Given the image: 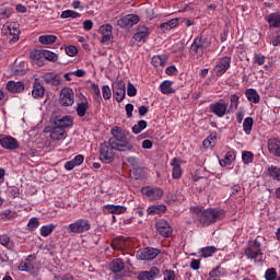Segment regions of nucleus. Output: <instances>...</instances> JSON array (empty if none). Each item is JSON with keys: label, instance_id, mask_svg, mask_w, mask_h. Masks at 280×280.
I'll use <instances>...</instances> for the list:
<instances>
[{"label": "nucleus", "instance_id": "f257e3e1", "mask_svg": "<svg viewBox=\"0 0 280 280\" xmlns=\"http://www.w3.org/2000/svg\"><path fill=\"white\" fill-rule=\"evenodd\" d=\"M190 215L194 222H199V226H209V224H213L219 220H223L225 212L221 209L215 208H191Z\"/></svg>", "mask_w": 280, "mask_h": 280}, {"label": "nucleus", "instance_id": "13d9d810", "mask_svg": "<svg viewBox=\"0 0 280 280\" xmlns=\"http://www.w3.org/2000/svg\"><path fill=\"white\" fill-rule=\"evenodd\" d=\"M164 280H176V272L172 269H166L163 272Z\"/></svg>", "mask_w": 280, "mask_h": 280}, {"label": "nucleus", "instance_id": "7c9ffc66", "mask_svg": "<svg viewBox=\"0 0 280 280\" xmlns=\"http://www.w3.org/2000/svg\"><path fill=\"white\" fill-rule=\"evenodd\" d=\"M245 97L252 104H259L260 96L259 93H257V90L255 89H247L245 91Z\"/></svg>", "mask_w": 280, "mask_h": 280}, {"label": "nucleus", "instance_id": "2f4dec72", "mask_svg": "<svg viewBox=\"0 0 280 280\" xmlns=\"http://www.w3.org/2000/svg\"><path fill=\"white\" fill-rule=\"evenodd\" d=\"M105 209L108 213H113L116 215H121V213H126L127 208L125 206H115V205H106Z\"/></svg>", "mask_w": 280, "mask_h": 280}, {"label": "nucleus", "instance_id": "f3484780", "mask_svg": "<svg viewBox=\"0 0 280 280\" xmlns=\"http://www.w3.org/2000/svg\"><path fill=\"white\" fill-rule=\"evenodd\" d=\"M150 36V28L145 25H139L137 32L133 35V40L137 43H145V38Z\"/></svg>", "mask_w": 280, "mask_h": 280}, {"label": "nucleus", "instance_id": "6e6552de", "mask_svg": "<svg viewBox=\"0 0 280 280\" xmlns=\"http://www.w3.org/2000/svg\"><path fill=\"white\" fill-rule=\"evenodd\" d=\"M229 69H231V57L225 56L217 60L215 66L213 68V73L218 78H221V75L229 71Z\"/></svg>", "mask_w": 280, "mask_h": 280}, {"label": "nucleus", "instance_id": "6e6d98bb", "mask_svg": "<svg viewBox=\"0 0 280 280\" xmlns=\"http://www.w3.org/2000/svg\"><path fill=\"white\" fill-rule=\"evenodd\" d=\"M166 209H167V208H166L165 206H163V205H161V206H155V207L149 208V209H148V213H150V214H155V213H159L160 211H162V213H163V212H165Z\"/></svg>", "mask_w": 280, "mask_h": 280}, {"label": "nucleus", "instance_id": "ea45409f", "mask_svg": "<svg viewBox=\"0 0 280 280\" xmlns=\"http://www.w3.org/2000/svg\"><path fill=\"white\" fill-rule=\"evenodd\" d=\"M237 106H240V96H237V94H232L230 96V107L228 113H234V110H237Z\"/></svg>", "mask_w": 280, "mask_h": 280}, {"label": "nucleus", "instance_id": "c85d7f7f", "mask_svg": "<svg viewBox=\"0 0 280 280\" xmlns=\"http://www.w3.org/2000/svg\"><path fill=\"white\" fill-rule=\"evenodd\" d=\"M167 55H155L152 57L151 63L153 67L159 68V67H165L167 65Z\"/></svg>", "mask_w": 280, "mask_h": 280}, {"label": "nucleus", "instance_id": "412c9836", "mask_svg": "<svg viewBox=\"0 0 280 280\" xmlns=\"http://www.w3.org/2000/svg\"><path fill=\"white\" fill-rule=\"evenodd\" d=\"M54 124L57 128H62V130H65V128H71V126H73V117L71 116L57 117Z\"/></svg>", "mask_w": 280, "mask_h": 280}, {"label": "nucleus", "instance_id": "ddd939ff", "mask_svg": "<svg viewBox=\"0 0 280 280\" xmlns=\"http://www.w3.org/2000/svg\"><path fill=\"white\" fill-rule=\"evenodd\" d=\"M209 108L210 113H213V115L220 118L224 117V115L229 113V105L222 102L212 103L210 104Z\"/></svg>", "mask_w": 280, "mask_h": 280}, {"label": "nucleus", "instance_id": "680f3d73", "mask_svg": "<svg viewBox=\"0 0 280 280\" xmlns=\"http://www.w3.org/2000/svg\"><path fill=\"white\" fill-rule=\"evenodd\" d=\"M65 50L67 56H70V58L78 55V48L75 46H68Z\"/></svg>", "mask_w": 280, "mask_h": 280}, {"label": "nucleus", "instance_id": "aec40b11", "mask_svg": "<svg viewBox=\"0 0 280 280\" xmlns=\"http://www.w3.org/2000/svg\"><path fill=\"white\" fill-rule=\"evenodd\" d=\"M43 80L46 84H51L52 86H60V84H62V77L54 72L44 74Z\"/></svg>", "mask_w": 280, "mask_h": 280}, {"label": "nucleus", "instance_id": "49530a36", "mask_svg": "<svg viewBox=\"0 0 280 280\" xmlns=\"http://www.w3.org/2000/svg\"><path fill=\"white\" fill-rule=\"evenodd\" d=\"M242 161L245 165H249V163H253L255 161V154L250 151H244L242 153Z\"/></svg>", "mask_w": 280, "mask_h": 280}, {"label": "nucleus", "instance_id": "f8f14e48", "mask_svg": "<svg viewBox=\"0 0 280 280\" xmlns=\"http://www.w3.org/2000/svg\"><path fill=\"white\" fill-rule=\"evenodd\" d=\"M140 19L137 14H128L117 20L118 27H133L139 23Z\"/></svg>", "mask_w": 280, "mask_h": 280}, {"label": "nucleus", "instance_id": "bb28decb", "mask_svg": "<svg viewBox=\"0 0 280 280\" xmlns=\"http://www.w3.org/2000/svg\"><path fill=\"white\" fill-rule=\"evenodd\" d=\"M33 65L37 67H45V61L43 60V50H33L30 55Z\"/></svg>", "mask_w": 280, "mask_h": 280}, {"label": "nucleus", "instance_id": "4d7b16f0", "mask_svg": "<svg viewBox=\"0 0 280 280\" xmlns=\"http://www.w3.org/2000/svg\"><path fill=\"white\" fill-rule=\"evenodd\" d=\"M102 95L105 100H110V97H113V92L110 91V86L103 85Z\"/></svg>", "mask_w": 280, "mask_h": 280}, {"label": "nucleus", "instance_id": "37998d69", "mask_svg": "<svg viewBox=\"0 0 280 280\" xmlns=\"http://www.w3.org/2000/svg\"><path fill=\"white\" fill-rule=\"evenodd\" d=\"M253 117H247L244 119L243 121V131L245 132V135H250V132L253 131Z\"/></svg>", "mask_w": 280, "mask_h": 280}, {"label": "nucleus", "instance_id": "b1692460", "mask_svg": "<svg viewBox=\"0 0 280 280\" xmlns=\"http://www.w3.org/2000/svg\"><path fill=\"white\" fill-rule=\"evenodd\" d=\"M82 163H84V155H75L72 160L65 163V170H67V172H71V170L79 167Z\"/></svg>", "mask_w": 280, "mask_h": 280}, {"label": "nucleus", "instance_id": "69168bd1", "mask_svg": "<svg viewBox=\"0 0 280 280\" xmlns=\"http://www.w3.org/2000/svg\"><path fill=\"white\" fill-rule=\"evenodd\" d=\"M166 75H176L178 73V69L175 68V66L167 67L165 69Z\"/></svg>", "mask_w": 280, "mask_h": 280}, {"label": "nucleus", "instance_id": "2eb2a0df", "mask_svg": "<svg viewBox=\"0 0 280 280\" xmlns=\"http://www.w3.org/2000/svg\"><path fill=\"white\" fill-rule=\"evenodd\" d=\"M141 194L148 197L149 200H161L163 198V189L161 188L142 187Z\"/></svg>", "mask_w": 280, "mask_h": 280}, {"label": "nucleus", "instance_id": "79ce46f5", "mask_svg": "<svg viewBox=\"0 0 280 280\" xmlns=\"http://www.w3.org/2000/svg\"><path fill=\"white\" fill-rule=\"evenodd\" d=\"M42 56L45 60L49 62H58V54L50 50H42Z\"/></svg>", "mask_w": 280, "mask_h": 280}, {"label": "nucleus", "instance_id": "4c0bfd02", "mask_svg": "<svg viewBox=\"0 0 280 280\" xmlns=\"http://www.w3.org/2000/svg\"><path fill=\"white\" fill-rule=\"evenodd\" d=\"M160 91L163 93V95H171V93H174V89L172 88V81H163L160 84Z\"/></svg>", "mask_w": 280, "mask_h": 280}, {"label": "nucleus", "instance_id": "338daca9", "mask_svg": "<svg viewBox=\"0 0 280 280\" xmlns=\"http://www.w3.org/2000/svg\"><path fill=\"white\" fill-rule=\"evenodd\" d=\"M125 110H126V113H127V117L128 118H130V117H132V110H135V105H132V104H127L126 106H125Z\"/></svg>", "mask_w": 280, "mask_h": 280}, {"label": "nucleus", "instance_id": "5fc2aeb1", "mask_svg": "<svg viewBox=\"0 0 280 280\" xmlns=\"http://www.w3.org/2000/svg\"><path fill=\"white\" fill-rule=\"evenodd\" d=\"M266 280H275L277 279V270L275 268L267 269L265 272Z\"/></svg>", "mask_w": 280, "mask_h": 280}, {"label": "nucleus", "instance_id": "4be33fe9", "mask_svg": "<svg viewBox=\"0 0 280 280\" xmlns=\"http://www.w3.org/2000/svg\"><path fill=\"white\" fill-rule=\"evenodd\" d=\"M32 96L35 100H40V97L45 96V86H43V84H40V81H38V79L34 80Z\"/></svg>", "mask_w": 280, "mask_h": 280}, {"label": "nucleus", "instance_id": "9b49d317", "mask_svg": "<svg viewBox=\"0 0 280 280\" xmlns=\"http://www.w3.org/2000/svg\"><path fill=\"white\" fill-rule=\"evenodd\" d=\"M113 95L116 102H124V100L126 98V83L124 81L119 80L114 84Z\"/></svg>", "mask_w": 280, "mask_h": 280}, {"label": "nucleus", "instance_id": "20e7f679", "mask_svg": "<svg viewBox=\"0 0 280 280\" xmlns=\"http://www.w3.org/2000/svg\"><path fill=\"white\" fill-rule=\"evenodd\" d=\"M68 233L72 235H82V233H89L91 229V221L89 219H78L74 222L66 226Z\"/></svg>", "mask_w": 280, "mask_h": 280}, {"label": "nucleus", "instance_id": "7ed1b4c3", "mask_svg": "<svg viewBox=\"0 0 280 280\" xmlns=\"http://www.w3.org/2000/svg\"><path fill=\"white\" fill-rule=\"evenodd\" d=\"M245 255L247 256V259H253L258 264L264 261V252H261V242H259V238L249 243V246L245 249Z\"/></svg>", "mask_w": 280, "mask_h": 280}, {"label": "nucleus", "instance_id": "c9c22d12", "mask_svg": "<svg viewBox=\"0 0 280 280\" xmlns=\"http://www.w3.org/2000/svg\"><path fill=\"white\" fill-rule=\"evenodd\" d=\"M58 40V36L56 35H42L38 37V43L40 45H54Z\"/></svg>", "mask_w": 280, "mask_h": 280}, {"label": "nucleus", "instance_id": "bf43d9fd", "mask_svg": "<svg viewBox=\"0 0 280 280\" xmlns=\"http://www.w3.org/2000/svg\"><path fill=\"white\" fill-rule=\"evenodd\" d=\"M127 95L128 97H135L137 95V88L132 83L127 85Z\"/></svg>", "mask_w": 280, "mask_h": 280}, {"label": "nucleus", "instance_id": "774afa93", "mask_svg": "<svg viewBox=\"0 0 280 280\" xmlns=\"http://www.w3.org/2000/svg\"><path fill=\"white\" fill-rule=\"evenodd\" d=\"M190 268H191L192 270H200V260H198V259H192V260L190 261Z\"/></svg>", "mask_w": 280, "mask_h": 280}, {"label": "nucleus", "instance_id": "58836bf2", "mask_svg": "<svg viewBox=\"0 0 280 280\" xmlns=\"http://www.w3.org/2000/svg\"><path fill=\"white\" fill-rule=\"evenodd\" d=\"M163 32H170V30H174V27H178V19H172L168 22H164L160 25Z\"/></svg>", "mask_w": 280, "mask_h": 280}, {"label": "nucleus", "instance_id": "f03ea898", "mask_svg": "<svg viewBox=\"0 0 280 280\" xmlns=\"http://www.w3.org/2000/svg\"><path fill=\"white\" fill-rule=\"evenodd\" d=\"M112 135L113 138L109 139L114 150H117L118 152H131V153H137L139 152V147L128 137L126 133L121 130L119 127H114L112 128Z\"/></svg>", "mask_w": 280, "mask_h": 280}, {"label": "nucleus", "instance_id": "cd10ccee", "mask_svg": "<svg viewBox=\"0 0 280 280\" xmlns=\"http://www.w3.org/2000/svg\"><path fill=\"white\" fill-rule=\"evenodd\" d=\"M171 165L173 167V173H172L173 178H180V176H183V168H180V160L177 158H174L171 161Z\"/></svg>", "mask_w": 280, "mask_h": 280}, {"label": "nucleus", "instance_id": "39448f33", "mask_svg": "<svg viewBox=\"0 0 280 280\" xmlns=\"http://www.w3.org/2000/svg\"><path fill=\"white\" fill-rule=\"evenodd\" d=\"M211 45L207 37H196L190 46V54L196 56L197 59L202 58L205 56V49H207Z\"/></svg>", "mask_w": 280, "mask_h": 280}, {"label": "nucleus", "instance_id": "e2e57ef3", "mask_svg": "<svg viewBox=\"0 0 280 280\" xmlns=\"http://www.w3.org/2000/svg\"><path fill=\"white\" fill-rule=\"evenodd\" d=\"M92 91L94 93V95L96 96V100L100 102L102 101V92L100 90V85L97 84H92Z\"/></svg>", "mask_w": 280, "mask_h": 280}, {"label": "nucleus", "instance_id": "603ef678", "mask_svg": "<svg viewBox=\"0 0 280 280\" xmlns=\"http://www.w3.org/2000/svg\"><path fill=\"white\" fill-rule=\"evenodd\" d=\"M12 16V9L0 7V19H10Z\"/></svg>", "mask_w": 280, "mask_h": 280}, {"label": "nucleus", "instance_id": "72a5a7b5", "mask_svg": "<svg viewBox=\"0 0 280 280\" xmlns=\"http://www.w3.org/2000/svg\"><path fill=\"white\" fill-rule=\"evenodd\" d=\"M112 272H114L115 275H117L118 272H121V270H124L125 266H124V260H121V258H116L110 262L109 266Z\"/></svg>", "mask_w": 280, "mask_h": 280}, {"label": "nucleus", "instance_id": "c03bdc74", "mask_svg": "<svg viewBox=\"0 0 280 280\" xmlns=\"http://www.w3.org/2000/svg\"><path fill=\"white\" fill-rule=\"evenodd\" d=\"M86 110H89V102H82L78 104L77 114L79 117H84V115H86Z\"/></svg>", "mask_w": 280, "mask_h": 280}, {"label": "nucleus", "instance_id": "3c124183", "mask_svg": "<svg viewBox=\"0 0 280 280\" xmlns=\"http://www.w3.org/2000/svg\"><path fill=\"white\" fill-rule=\"evenodd\" d=\"M213 253H215V247L214 246H208V247H203L201 248V257H211V255H213Z\"/></svg>", "mask_w": 280, "mask_h": 280}, {"label": "nucleus", "instance_id": "9d476101", "mask_svg": "<svg viewBox=\"0 0 280 280\" xmlns=\"http://www.w3.org/2000/svg\"><path fill=\"white\" fill-rule=\"evenodd\" d=\"M75 102L73 90L71 88H63L59 95V103L61 106H73Z\"/></svg>", "mask_w": 280, "mask_h": 280}, {"label": "nucleus", "instance_id": "f704fd0d", "mask_svg": "<svg viewBox=\"0 0 280 280\" xmlns=\"http://www.w3.org/2000/svg\"><path fill=\"white\" fill-rule=\"evenodd\" d=\"M267 175L270 176L273 180H278L280 183V168L279 166H268L267 167Z\"/></svg>", "mask_w": 280, "mask_h": 280}, {"label": "nucleus", "instance_id": "a878e982", "mask_svg": "<svg viewBox=\"0 0 280 280\" xmlns=\"http://www.w3.org/2000/svg\"><path fill=\"white\" fill-rule=\"evenodd\" d=\"M269 27H280V12L270 13L265 16Z\"/></svg>", "mask_w": 280, "mask_h": 280}, {"label": "nucleus", "instance_id": "a19ab883", "mask_svg": "<svg viewBox=\"0 0 280 280\" xmlns=\"http://www.w3.org/2000/svg\"><path fill=\"white\" fill-rule=\"evenodd\" d=\"M145 128H148V121L139 120L138 124L133 125L131 130H132L133 135H141V132H143V130H145Z\"/></svg>", "mask_w": 280, "mask_h": 280}, {"label": "nucleus", "instance_id": "864d4df0", "mask_svg": "<svg viewBox=\"0 0 280 280\" xmlns=\"http://www.w3.org/2000/svg\"><path fill=\"white\" fill-rule=\"evenodd\" d=\"M139 158L137 156H128L126 159V162L133 168L137 170V167H139Z\"/></svg>", "mask_w": 280, "mask_h": 280}, {"label": "nucleus", "instance_id": "a18cd8bd", "mask_svg": "<svg viewBox=\"0 0 280 280\" xmlns=\"http://www.w3.org/2000/svg\"><path fill=\"white\" fill-rule=\"evenodd\" d=\"M82 14L73 11V10H66L60 14L61 19H80Z\"/></svg>", "mask_w": 280, "mask_h": 280}, {"label": "nucleus", "instance_id": "0e129e2a", "mask_svg": "<svg viewBox=\"0 0 280 280\" xmlns=\"http://www.w3.org/2000/svg\"><path fill=\"white\" fill-rule=\"evenodd\" d=\"M276 36L271 38L270 40V45H272L273 47H279L280 45V31L276 32Z\"/></svg>", "mask_w": 280, "mask_h": 280}, {"label": "nucleus", "instance_id": "e433bc0d", "mask_svg": "<svg viewBox=\"0 0 280 280\" xmlns=\"http://www.w3.org/2000/svg\"><path fill=\"white\" fill-rule=\"evenodd\" d=\"M55 230H56V224L49 223L47 225H43L39 230V233L42 237H49V235H51V233H54Z\"/></svg>", "mask_w": 280, "mask_h": 280}, {"label": "nucleus", "instance_id": "c756f323", "mask_svg": "<svg viewBox=\"0 0 280 280\" xmlns=\"http://www.w3.org/2000/svg\"><path fill=\"white\" fill-rule=\"evenodd\" d=\"M65 129L55 126L50 131V139L52 141H62V139H65Z\"/></svg>", "mask_w": 280, "mask_h": 280}, {"label": "nucleus", "instance_id": "052dcab7", "mask_svg": "<svg viewBox=\"0 0 280 280\" xmlns=\"http://www.w3.org/2000/svg\"><path fill=\"white\" fill-rule=\"evenodd\" d=\"M254 62H255L256 65H259V66L265 65V62H266V56H264V55H261V54H256V55H254Z\"/></svg>", "mask_w": 280, "mask_h": 280}, {"label": "nucleus", "instance_id": "423d86ee", "mask_svg": "<svg viewBox=\"0 0 280 280\" xmlns=\"http://www.w3.org/2000/svg\"><path fill=\"white\" fill-rule=\"evenodd\" d=\"M100 160L102 163H113L115 161V147L110 140L108 142H103L100 145Z\"/></svg>", "mask_w": 280, "mask_h": 280}, {"label": "nucleus", "instance_id": "09e8293b", "mask_svg": "<svg viewBox=\"0 0 280 280\" xmlns=\"http://www.w3.org/2000/svg\"><path fill=\"white\" fill-rule=\"evenodd\" d=\"M0 218L1 220H14V218H16V212L7 209L2 212H0Z\"/></svg>", "mask_w": 280, "mask_h": 280}, {"label": "nucleus", "instance_id": "1a4fd4ad", "mask_svg": "<svg viewBox=\"0 0 280 280\" xmlns=\"http://www.w3.org/2000/svg\"><path fill=\"white\" fill-rule=\"evenodd\" d=\"M2 34L4 36H8V34L10 36H13L11 38V43H16V40H19V34H21V30H19V23H16V22H7L2 26Z\"/></svg>", "mask_w": 280, "mask_h": 280}, {"label": "nucleus", "instance_id": "dca6fc26", "mask_svg": "<svg viewBox=\"0 0 280 280\" xmlns=\"http://www.w3.org/2000/svg\"><path fill=\"white\" fill-rule=\"evenodd\" d=\"M98 32L102 34V45H106V43H109L110 38H113V25L110 24L100 26Z\"/></svg>", "mask_w": 280, "mask_h": 280}, {"label": "nucleus", "instance_id": "6ab92c4d", "mask_svg": "<svg viewBox=\"0 0 280 280\" xmlns=\"http://www.w3.org/2000/svg\"><path fill=\"white\" fill-rule=\"evenodd\" d=\"M0 145L4 150H18L19 140L16 138H12L11 136H7V137L0 139Z\"/></svg>", "mask_w": 280, "mask_h": 280}, {"label": "nucleus", "instance_id": "a211bd4d", "mask_svg": "<svg viewBox=\"0 0 280 280\" xmlns=\"http://www.w3.org/2000/svg\"><path fill=\"white\" fill-rule=\"evenodd\" d=\"M155 226L162 237H170V235H172V226H170L167 221L161 219L155 223Z\"/></svg>", "mask_w": 280, "mask_h": 280}, {"label": "nucleus", "instance_id": "5701e85b", "mask_svg": "<svg viewBox=\"0 0 280 280\" xmlns=\"http://www.w3.org/2000/svg\"><path fill=\"white\" fill-rule=\"evenodd\" d=\"M7 91L10 93H23L25 91V83L21 81H8Z\"/></svg>", "mask_w": 280, "mask_h": 280}, {"label": "nucleus", "instance_id": "0eeeda50", "mask_svg": "<svg viewBox=\"0 0 280 280\" xmlns=\"http://www.w3.org/2000/svg\"><path fill=\"white\" fill-rule=\"evenodd\" d=\"M161 255V249L154 247H144L137 252L136 257L140 261H152Z\"/></svg>", "mask_w": 280, "mask_h": 280}, {"label": "nucleus", "instance_id": "393cba45", "mask_svg": "<svg viewBox=\"0 0 280 280\" xmlns=\"http://www.w3.org/2000/svg\"><path fill=\"white\" fill-rule=\"evenodd\" d=\"M267 145L270 154L280 159V140L277 138L269 139Z\"/></svg>", "mask_w": 280, "mask_h": 280}, {"label": "nucleus", "instance_id": "de8ad7c7", "mask_svg": "<svg viewBox=\"0 0 280 280\" xmlns=\"http://www.w3.org/2000/svg\"><path fill=\"white\" fill-rule=\"evenodd\" d=\"M38 226H40V222L38 221V218H36V217L31 218L27 223L28 231H31V233H32V232L36 231V229H38Z\"/></svg>", "mask_w": 280, "mask_h": 280}, {"label": "nucleus", "instance_id": "4468645a", "mask_svg": "<svg viewBox=\"0 0 280 280\" xmlns=\"http://www.w3.org/2000/svg\"><path fill=\"white\" fill-rule=\"evenodd\" d=\"M161 276L159 267H150L149 270L142 271L138 275V280H156Z\"/></svg>", "mask_w": 280, "mask_h": 280}, {"label": "nucleus", "instance_id": "8fccbe9b", "mask_svg": "<svg viewBox=\"0 0 280 280\" xmlns=\"http://www.w3.org/2000/svg\"><path fill=\"white\" fill-rule=\"evenodd\" d=\"M18 270H20L21 272H32V270H34V266L25 261H21L18 266Z\"/></svg>", "mask_w": 280, "mask_h": 280}, {"label": "nucleus", "instance_id": "473e14b6", "mask_svg": "<svg viewBox=\"0 0 280 280\" xmlns=\"http://www.w3.org/2000/svg\"><path fill=\"white\" fill-rule=\"evenodd\" d=\"M233 161H235V153L233 151H229L224 159L219 161V164L221 167H229V165H232Z\"/></svg>", "mask_w": 280, "mask_h": 280}]
</instances>
